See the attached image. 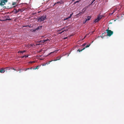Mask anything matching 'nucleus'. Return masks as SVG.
<instances>
[{"instance_id":"nucleus-1","label":"nucleus","mask_w":124,"mask_h":124,"mask_svg":"<svg viewBox=\"0 0 124 124\" xmlns=\"http://www.w3.org/2000/svg\"><path fill=\"white\" fill-rule=\"evenodd\" d=\"M46 17V15H43L40 17H38V20L39 22H41L42 21H43L45 20Z\"/></svg>"},{"instance_id":"nucleus-2","label":"nucleus","mask_w":124,"mask_h":124,"mask_svg":"<svg viewBox=\"0 0 124 124\" xmlns=\"http://www.w3.org/2000/svg\"><path fill=\"white\" fill-rule=\"evenodd\" d=\"M107 34V35L109 36H111L113 34V32L110 30L107 29L106 30Z\"/></svg>"},{"instance_id":"nucleus-3","label":"nucleus","mask_w":124,"mask_h":124,"mask_svg":"<svg viewBox=\"0 0 124 124\" xmlns=\"http://www.w3.org/2000/svg\"><path fill=\"white\" fill-rule=\"evenodd\" d=\"M102 17L101 16H99L97 17L96 19L94 20L93 23H95L98 22L99 20L101 19Z\"/></svg>"},{"instance_id":"nucleus-4","label":"nucleus","mask_w":124,"mask_h":124,"mask_svg":"<svg viewBox=\"0 0 124 124\" xmlns=\"http://www.w3.org/2000/svg\"><path fill=\"white\" fill-rule=\"evenodd\" d=\"M7 1V0H1L0 3V5H3L5 4V3Z\"/></svg>"},{"instance_id":"nucleus-5","label":"nucleus","mask_w":124,"mask_h":124,"mask_svg":"<svg viewBox=\"0 0 124 124\" xmlns=\"http://www.w3.org/2000/svg\"><path fill=\"white\" fill-rule=\"evenodd\" d=\"M61 56H59L57 57L56 58V59L53 60L54 61H56L57 60H59L61 57Z\"/></svg>"},{"instance_id":"nucleus-6","label":"nucleus","mask_w":124,"mask_h":124,"mask_svg":"<svg viewBox=\"0 0 124 124\" xmlns=\"http://www.w3.org/2000/svg\"><path fill=\"white\" fill-rule=\"evenodd\" d=\"M5 71L4 68H2L0 69V72L1 73H4Z\"/></svg>"},{"instance_id":"nucleus-7","label":"nucleus","mask_w":124,"mask_h":124,"mask_svg":"<svg viewBox=\"0 0 124 124\" xmlns=\"http://www.w3.org/2000/svg\"><path fill=\"white\" fill-rule=\"evenodd\" d=\"M91 18V17H90V16H88L87 17V19H86L85 22H84V23H85L88 20H90V19Z\"/></svg>"},{"instance_id":"nucleus-8","label":"nucleus","mask_w":124,"mask_h":124,"mask_svg":"<svg viewBox=\"0 0 124 124\" xmlns=\"http://www.w3.org/2000/svg\"><path fill=\"white\" fill-rule=\"evenodd\" d=\"M63 3V1L61 0L60 1H59L57 2L56 4H61Z\"/></svg>"},{"instance_id":"nucleus-9","label":"nucleus","mask_w":124,"mask_h":124,"mask_svg":"<svg viewBox=\"0 0 124 124\" xmlns=\"http://www.w3.org/2000/svg\"><path fill=\"white\" fill-rule=\"evenodd\" d=\"M73 13H72L71 14H70V15L69 16L68 18H66L65 19V20H67L69 18H70L72 16V15H73Z\"/></svg>"},{"instance_id":"nucleus-10","label":"nucleus","mask_w":124,"mask_h":124,"mask_svg":"<svg viewBox=\"0 0 124 124\" xmlns=\"http://www.w3.org/2000/svg\"><path fill=\"white\" fill-rule=\"evenodd\" d=\"M106 33L105 32L102 34V36H101V37L103 39V38L104 36H106V35H105V34H106Z\"/></svg>"},{"instance_id":"nucleus-11","label":"nucleus","mask_w":124,"mask_h":124,"mask_svg":"<svg viewBox=\"0 0 124 124\" xmlns=\"http://www.w3.org/2000/svg\"><path fill=\"white\" fill-rule=\"evenodd\" d=\"M50 41V40L49 39H46L43 40L42 41H43V43H44L45 42H46V41Z\"/></svg>"},{"instance_id":"nucleus-12","label":"nucleus","mask_w":124,"mask_h":124,"mask_svg":"<svg viewBox=\"0 0 124 124\" xmlns=\"http://www.w3.org/2000/svg\"><path fill=\"white\" fill-rule=\"evenodd\" d=\"M4 70H5H5H10V69H11V68H10L9 67H7L6 68H4Z\"/></svg>"},{"instance_id":"nucleus-13","label":"nucleus","mask_w":124,"mask_h":124,"mask_svg":"<svg viewBox=\"0 0 124 124\" xmlns=\"http://www.w3.org/2000/svg\"><path fill=\"white\" fill-rule=\"evenodd\" d=\"M39 68V66H37L36 68H33V70H35L36 69H38Z\"/></svg>"},{"instance_id":"nucleus-14","label":"nucleus","mask_w":124,"mask_h":124,"mask_svg":"<svg viewBox=\"0 0 124 124\" xmlns=\"http://www.w3.org/2000/svg\"><path fill=\"white\" fill-rule=\"evenodd\" d=\"M26 51L25 50H24L23 51H19L18 52V53H20L21 54V53H24Z\"/></svg>"},{"instance_id":"nucleus-15","label":"nucleus","mask_w":124,"mask_h":124,"mask_svg":"<svg viewBox=\"0 0 124 124\" xmlns=\"http://www.w3.org/2000/svg\"><path fill=\"white\" fill-rule=\"evenodd\" d=\"M85 49V48H84L83 49H81V50H80V49H79L77 50V51H78L79 52H80L81 51H82L83 50H84Z\"/></svg>"},{"instance_id":"nucleus-16","label":"nucleus","mask_w":124,"mask_h":124,"mask_svg":"<svg viewBox=\"0 0 124 124\" xmlns=\"http://www.w3.org/2000/svg\"><path fill=\"white\" fill-rule=\"evenodd\" d=\"M81 0H77L75 2L73 3L74 4H76V3L79 2Z\"/></svg>"},{"instance_id":"nucleus-17","label":"nucleus","mask_w":124,"mask_h":124,"mask_svg":"<svg viewBox=\"0 0 124 124\" xmlns=\"http://www.w3.org/2000/svg\"><path fill=\"white\" fill-rule=\"evenodd\" d=\"M42 27V26H38L37 28H36V30H38L41 29Z\"/></svg>"},{"instance_id":"nucleus-18","label":"nucleus","mask_w":124,"mask_h":124,"mask_svg":"<svg viewBox=\"0 0 124 124\" xmlns=\"http://www.w3.org/2000/svg\"><path fill=\"white\" fill-rule=\"evenodd\" d=\"M28 55H24V56H23L22 57H21L22 58H23L24 57H25V58H27L28 57Z\"/></svg>"},{"instance_id":"nucleus-19","label":"nucleus","mask_w":124,"mask_h":124,"mask_svg":"<svg viewBox=\"0 0 124 124\" xmlns=\"http://www.w3.org/2000/svg\"><path fill=\"white\" fill-rule=\"evenodd\" d=\"M82 13L80 12V13H79L77 15L78 16H80L81 15H82Z\"/></svg>"},{"instance_id":"nucleus-20","label":"nucleus","mask_w":124,"mask_h":124,"mask_svg":"<svg viewBox=\"0 0 124 124\" xmlns=\"http://www.w3.org/2000/svg\"><path fill=\"white\" fill-rule=\"evenodd\" d=\"M35 62L34 61H31V62H29V63H34Z\"/></svg>"},{"instance_id":"nucleus-21","label":"nucleus","mask_w":124,"mask_h":124,"mask_svg":"<svg viewBox=\"0 0 124 124\" xmlns=\"http://www.w3.org/2000/svg\"><path fill=\"white\" fill-rule=\"evenodd\" d=\"M90 44H89V45H87L86 46H85V48H87V47H89L90 46Z\"/></svg>"},{"instance_id":"nucleus-22","label":"nucleus","mask_w":124,"mask_h":124,"mask_svg":"<svg viewBox=\"0 0 124 124\" xmlns=\"http://www.w3.org/2000/svg\"><path fill=\"white\" fill-rule=\"evenodd\" d=\"M52 61H54L53 60H52L51 61H49L48 62V64H50V62H52Z\"/></svg>"},{"instance_id":"nucleus-23","label":"nucleus","mask_w":124,"mask_h":124,"mask_svg":"<svg viewBox=\"0 0 124 124\" xmlns=\"http://www.w3.org/2000/svg\"><path fill=\"white\" fill-rule=\"evenodd\" d=\"M64 29V28L63 27L62 28L61 30L58 31H61V30H62L63 29Z\"/></svg>"},{"instance_id":"nucleus-24","label":"nucleus","mask_w":124,"mask_h":124,"mask_svg":"<svg viewBox=\"0 0 124 124\" xmlns=\"http://www.w3.org/2000/svg\"><path fill=\"white\" fill-rule=\"evenodd\" d=\"M33 46V45L32 44H30L29 45V46Z\"/></svg>"},{"instance_id":"nucleus-25","label":"nucleus","mask_w":124,"mask_h":124,"mask_svg":"<svg viewBox=\"0 0 124 124\" xmlns=\"http://www.w3.org/2000/svg\"><path fill=\"white\" fill-rule=\"evenodd\" d=\"M95 0H92V3H91V4H92V3H93V2Z\"/></svg>"},{"instance_id":"nucleus-26","label":"nucleus","mask_w":124,"mask_h":124,"mask_svg":"<svg viewBox=\"0 0 124 124\" xmlns=\"http://www.w3.org/2000/svg\"><path fill=\"white\" fill-rule=\"evenodd\" d=\"M23 70L24 71H25L27 70V69H23Z\"/></svg>"},{"instance_id":"nucleus-27","label":"nucleus","mask_w":124,"mask_h":124,"mask_svg":"<svg viewBox=\"0 0 124 124\" xmlns=\"http://www.w3.org/2000/svg\"><path fill=\"white\" fill-rule=\"evenodd\" d=\"M30 27L29 26L27 25V26H23V27Z\"/></svg>"},{"instance_id":"nucleus-28","label":"nucleus","mask_w":124,"mask_h":124,"mask_svg":"<svg viewBox=\"0 0 124 124\" xmlns=\"http://www.w3.org/2000/svg\"><path fill=\"white\" fill-rule=\"evenodd\" d=\"M11 69L13 70H16L14 68H12Z\"/></svg>"},{"instance_id":"nucleus-29","label":"nucleus","mask_w":124,"mask_h":124,"mask_svg":"<svg viewBox=\"0 0 124 124\" xmlns=\"http://www.w3.org/2000/svg\"><path fill=\"white\" fill-rule=\"evenodd\" d=\"M85 44H83V45H83V46H85Z\"/></svg>"},{"instance_id":"nucleus-30","label":"nucleus","mask_w":124,"mask_h":124,"mask_svg":"<svg viewBox=\"0 0 124 124\" xmlns=\"http://www.w3.org/2000/svg\"><path fill=\"white\" fill-rule=\"evenodd\" d=\"M94 31H92V32L91 33V34H93V32H94Z\"/></svg>"},{"instance_id":"nucleus-31","label":"nucleus","mask_w":124,"mask_h":124,"mask_svg":"<svg viewBox=\"0 0 124 124\" xmlns=\"http://www.w3.org/2000/svg\"><path fill=\"white\" fill-rule=\"evenodd\" d=\"M36 30V28L35 29H34V30H33L34 31H35L36 30Z\"/></svg>"},{"instance_id":"nucleus-32","label":"nucleus","mask_w":124,"mask_h":124,"mask_svg":"<svg viewBox=\"0 0 124 124\" xmlns=\"http://www.w3.org/2000/svg\"><path fill=\"white\" fill-rule=\"evenodd\" d=\"M89 34H89H86V36H85L84 37V38H85V37H86V35H88V34Z\"/></svg>"},{"instance_id":"nucleus-33","label":"nucleus","mask_w":124,"mask_h":124,"mask_svg":"<svg viewBox=\"0 0 124 124\" xmlns=\"http://www.w3.org/2000/svg\"><path fill=\"white\" fill-rule=\"evenodd\" d=\"M66 31V30H64L63 31H62V32H64V31Z\"/></svg>"},{"instance_id":"nucleus-34","label":"nucleus","mask_w":124,"mask_h":124,"mask_svg":"<svg viewBox=\"0 0 124 124\" xmlns=\"http://www.w3.org/2000/svg\"><path fill=\"white\" fill-rule=\"evenodd\" d=\"M26 69H27V70H29L30 69V68H26Z\"/></svg>"},{"instance_id":"nucleus-35","label":"nucleus","mask_w":124,"mask_h":124,"mask_svg":"<svg viewBox=\"0 0 124 124\" xmlns=\"http://www.w3.org/2000/svg\"><path fill=\"white\" fill-rule=\"evenodd\" d=\"M62 33V31L61 32L59 33L60 34H61Z\"/></svg>"},{"instance_id":"nucleus-36","label":"nucleus","mask_w":124,"mask_h":124,"mask_svg":"<svg viewBox=\"0 0 124 124\" xmlns=\"http://www.w3.org/2000/svg\"><path fill=\"white\" fill-rule=\"evenodd\" d=\"M32 67H31L30 68V69H31V70L32 69Z\"/></svg>"},{"instance_id":"nucleus-37","label":"nucleus","mask_w":124,"mask_h":124,"mask_svg":"<svg viewBox=\"0 0 124 124\" xmlns=\"http://www.w3.org/2000/svg\"><path fill=\"white\" fill-rule=\"evenodd\" d=\"M15 3H14V4L13 3V5H15Z\"/></svg>"},{"instance_id":"nucleus-38","label":"nucleus","mask_w":124,"mask_h":124,"mask_svg":"<svg viewBox=\"0 0 124 124\" xmlns=\"http://www.w3.org/2000/svg\"><path fill=\"white\" fill-rule=\"evenodd\" d=\"M66 31H68V29H66Z\"/></svg>"},{"instance_id":"nucleus-39","label":"nucleus","mask_w":124,"mask_h":124,"mask_svg":"<svg viewBox=\"0 0 124 124\" xmlns=\"http://www.w3.org/2000/svg\"><path fill=\"white\" fill-rule=\"evenodd\" d=\"M17 12H18V11H17L16 12V13H17Z\"/></svg>"},{"instance_id":"nucleus-40","label":"nucleus","mask_w":124,"mask_h":124,"mask_svg":"<svg viewBox=\"0 0 124 124\" xmlns=\"http://www.w3.org/2000/svg\"><path fill=\"white\" fill-rule=\"evenodd\" d=\"M7 20H10V19H8Z\"/></svg>"}]
</instances>
